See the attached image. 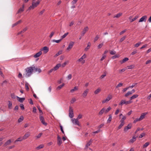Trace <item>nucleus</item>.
<instances>
[{
	"instance_id": "nucleus-64",
	"label": "nucleus",
	"mask_w": 151,
	"mask_h": 151,
	"mask_svg": "<svg viewBox=\"0 0 151 151\" xmlns=\"http://www.w3.org/2000/svg\"><path fill=\"white\" fill-rule=\"evenodd\" d=\"M58 142H61V137L58 135L57 137Z\"/></svg>"
},
{
	"instance_id": "nucleus-58",
	"label": "nucleus",
	"mask_w": 151,
	"mask_h": 151,
	"mask_svg": "<svg viewBox=\"0 0 151 151\" xmlns=\"http://www.w3.org/2000/svg\"><path fill=\"white\" fill-rule=\"evenodd\" d=\"M137 84V83H133L131 86L129 87V88H132Z\"/></svg>"
},
{
	"instance_id": "nucleus-38",
	"label": "nucleus",
	"mask_w": 151,
	"mask_h": 151,
	"mask_svg": "<svg viewBox=\"0 0 151 151\" xmlns=\"http://www.w3.org/2000/svg\"><path fill=\"white\" fill-rule=\"evenodd\" d=\"M149 145V143L148 142H146L145 144L143 145V148H146Z\"/></svg>"
},
{
	"instance_id": "nucleus-5",
	"label": "nucleus",
	"mask_w": 151,
	"mask_h": 151,
	"mask_svg": "<svg viewBox=\"0 0 151 151\" xmlns=\"http://www.w3.org/2000/svg\"><path fill=\"white\" fill-rule=\"evenodd\" d=\"M112 96L111 95H109L105 99L103 100L102 101V103H104L109 101L112 98Z\"/></svg>"
},
{
	"instance_id": "nucleus-14",
	"label": "nucleus",
	"mask_w": 151,
	"mask_h": 151,
	"mask_svg": "<svg viewBox=\"0 0 151 151\" xmlns=\"http://www.w3.org/2000/svg\"><path fill=\"white\" fill-rule=\"evenodd\" d=\"M147 112H145L143 113H142L141 114V115L139 117V119H140L141 120H142L145 117V116L147 114Z\"/></svg>"
},
{
	"instance_id": "nucleus-37",
	"label": "nucleus",
	"mask_w": 151,
	"mask_h": 151,
	"mask_svg": "<svg viewBox=\"0 0 151 151\" xmlns=\"http://www.w3.org/2000/svg\"><path fill=\"white\" fill-rule=\"evenodd\" d=\"M22 139H23V137H20L16 139L14 142H20L22 140Z\"/></svg>"
},
{
	"instance_id": "nucleus-61",
	"label": "nucleus",
	"mask_w": 151,
	"mask_h": 151,
	"mask_svg": "<svg viewBox=\"0 0 151 151\" xmlns=\"http://www.w3.org/2000/svg\"><path fill=\"white\" fill-rule=\"evenodd\" d=\"M106 57V55H105L103 54L102 57L101 59V61L105 59V58Z\"/></svg>"
},
{
	"instance_id": "nucleus-33",
	"label": "nucleus",
	"mask_w": 151,
	"mask_h": 151,
	"mask_svg": "<svg viewBox=\"0 0 151 151\" xmlns=\"http://www.w3.org/2000/svg\"><path fill=\"white\" fill-rule=\"evenodd\" d=\"M121 123L119 125L118 128V129H120L124 125V122H120Z\"/></svg>"
},
{
	"instance_id": "nucleus-13",
	"label": "nucleus",
	"mask_w": 151,
	"mask_h": 151,
	"mask_svg": "<svg viewBox=\"0 0 151 151\" xmlns=\"http://www.w3.org/2000/svg\"><path fill=\"white\" fill-rule=\"evenodd\" d=\"M89 89H86V90L84 91L83 93L82 94V96L83 97H85L87 95V94L88 92Z\"/></svg>"
},
{
	"instance_id": "nucleus-56",
	"label": "nucleus",
	"mask_w": 151,
	"mask_h": 151,
	"mask_svg": "<svg viewBox=\"0 0 151 151\" xmlns=\"http://www.w3.org/2000/svg\"><path fill=\"white\" fill-rule=\"evenodd\" d=\"M116 53V52L114 50H111L110 51V54L112 55H115Z\"/></svg>"
},
{
	"instance_id": "nucleus-32",
	"label": "nucleus",
	"mask_w": 151,
	"mask_h": 151,
	"mask_svg": "<svg viewBox=\"0 0 151 151\" xmlns=\"http://www.w3.org/2000/svg\"><path fill=\"white\" fill-rule=\"evenodd\" d=\"M78 89V87L76 86H75L73 89H72L70 90V92L71 93H72L74 91H75L77 90Z\"/></svg>"
},
{
	"instance_id": "nucleus-27",
	"label": "nucleus",
	"mask_w": 151,
	"mask_h": 151,
	"mask_svg": "<svg viewBox=\"0 0 151 151\" xmlns=\"http://www.w3.org/2000/svg\"><path fill=\"white\" fill-rule=\"evenodd\" d=\"M101 91V89L99 88H98L94 91V93L95 94H98Z\"/></svg>"
},
{
	"instance_id": "nucleus-7",
	"label": "nucleus",
	"mask_w": 151,
	"mask_h": 151,
	"mask_svg": "<svg viewBox=\"0 0 151 151\" xmlns=\"http://www.w3.org/2000/svg\"><path fill=\"white\" fill-rule=\"evenodd\" d=\"M74 44V42L72 41L70 42L67 48V50H69L71 49L73 47Z\"/></svg>"
},
{
	"instance_id": "nucleus-50",
	"label": "nucleus",
	"mask_w": 151,
	"mask_h": 151,
	"mask_svg": "<svg viewBox=\"0 0 151 151\" xmlns=\"http://www.w3.org/2000/svg\"><path fill=\"white\" fill-rule=\"evenodd\" d=\"M78 0H73V1L71 2V4L72 5H74L78 1Z\"/></svg>"
},
{
	"instance_id": "nucleus-60",
	"label": "nucleus",
	"mask_w": 151,
	"mask_h": 151,
	"mask_svg": "<svg viewBox=\"0 0 151 151\" xmlns=\"http://www.w3.org/2000/svg\"><path fill=\"white\" fill-rule=\"evenodd\" d=\"M104 124L102 123L100 125H99L98 127V128L99 129L102 127L104 126Z\"/></svg>"
},
{
	"instance_id": "nucleus-41",
	"label": "nucleus",
	"mask_w": 151,
	"mask_h": 151,
	"mask_svg": "<svg viewBox=\"0 0 151 151\" xmlns=\"http://www.w3.org/2000/svg\"><path fill=\"white\" fill-rule=\"evenodd\" d=\"M134 65H131L129 66H127V68L128 69H132L134 68Z\"/></svg>"
},
{
	"instance_id": "nucleus-18",
	"label": "nucleus",
	"mask_w": 151,
	"mask_h": 151,
	"mask_svg": "<svg viewBox=\"0 0 151 151\" xmlns=\"http://www.w3.org/2000/svg\"><path fill=\"white\" fill-rule=\"evenodd\" d=\"M86 57V55L85 54H84L77 61L78 62H81L82 60L85 58Z\"/></svg>"
},
{
	"instance_id": "nucleus-8",
	"label": "nucleus",
	"mask_w": 151,
	"mask_h": 151,
	"mask_svg": "<svg viewBox=\"0 0 151 151\" xmlns=\"http://www.w3.org/2000/svg\"><path fill=\"white\" fill-rule=\"evenodd\" d=\"M72 122L74 124H75L77 125L78 126H80L79 122L78 121V120L77 119H75L74 118L72 119Z\"/></svg>"
},
{
	"instance_id": "nucleus-44",
	"label": "nucleus",
	"mask_w": 151,
	"mask_h": 151,
	"mask_svg": "<svg viewBox=\"0 0 151 151\" xmlns=\"http://www.w3.org/2000/svg\"><path fill=\"white\" fill-rule=\"evenodd\" d=\"M64 85V84L63 83L62 85H61L57 87V89H60L62 88Z\"/></svg>"
},
{
	"instance_id": "nucleus-59",
	"label": "nucleus",
	"mask_w": 151,
	"mask_h": 151,
	"mask_svg": "<svg viewBox=\"0 0 151 151\" xmlns=\"http://www.w3.org/2000/svg\"><path fill=\"white\" fill-rule=\"evenodd\" d=\"M140 44L141 42H138L134 45V46L136 47H138L140 45Z\"/></svg>"
},
{
	"instance_id": "nucleus-42",
	"label": "nucleus",
	"mask_w": 151,
	"mask_h": 151,
	"mask_svg": "<svg viewBox=\"0 0 151 151\" xmlns=\"http://www.w3.org/2000/svg\"><path fill=\"white\" fill-rule=\"evenodd\" d=\"M126 36H124L123 37H122V38H121L119 42H122L123 41H124V39L126 38Z\"/></svg>"
},
{
	"instance_id": "nucleus-23",
	"label": "nucleus",
	"mask_w": 151,
	"mask_h": 151,
	"mask_svg": "<svg viewBox=\"0 0 151 151\" xmlns=\"http://www.w3.org/2000/svg\"><path fill=\"white\" fill-rule=\"evenodd\" d=\"M17 98L19 99L18 101L20 103H22L25 100L24 98H20L18 96H17Z\"/></svg>"
},
{
	"instance_id": "nucleus-63",
	"label": "nucleus",
	"mask_w": 151,
	"mask_h": 151,
	"mask_svg": "<svg viewBox=\"0 0 151 151\" xmlns=\"http://www.w3.org/2000/svg\"><path fill=\"white\" fill-rule=\"evenodd\" d=\"M104 74H103V75H101V77H100V78L101 79H102L104 77H105V76H106V73H104Z\"/></svg>"
},
{
	"instance_id": "nucleus-29",
	"label": "nucleus",
	"mask_w": 151,
	"mask_h": 151,
	"mask_svg": "<svg viewBox=\"0 0 151 151\" xmlns=\"http://www.w3.org/2000/svg\"><path fill=\"white\" fill-rule=\"evenodd\" d=\"M109 118L107 120V123H110L111 122V119H112V116L111 115H109Z\"/></svg>"
},
{
	"instance_id": "nucleus-40",
	"label": "nucleus",
	"mask_w": 151,
	"mask_h": 151,
	"mask_svg": "<svg viewBox=\"0 0 151 151\" xmlns=\"http://www.w3.org/2000/svg\"><path fill=\"white\" fill-rule=\"evenodd\" d=\"M68 34V32H67V33H66L65 34H64L62 36H61V39H62H62L65 38L67 36V35Z\"/></svg>"
},
{
	"instance_id": "nucleus-3",
	"label": "nucleus",
	"mask_w": 151,
	"mask_h": 151,
	"mask_svg": "<svg viewBox=\"0 0 151 151\" xmlns=\"http://www.w3.org/2000/svg\"><path fill=\"white\" fill-rule=\"evenodd\" d=\"M132 101L129 100L128 101H125L124 100H121V102L119 103V105L122 106L124 104L125 105H127L132 103Z\"/></svg>"
},
{
	"instance_id": "nucleus-20",
	"label": "nucleus",
	"mask_w": 151,
	"mask_h": 151,
	"mask_svg": "<svg viewBox=\"0 0 151 151\" xmlns=\"http://www.w3.org/2000/svg\"><path fill=\"white\" fill-rule=\"evenodd\" d=\"M24 5H23L22 7L20 8L18 10L17 13H19L24 11Z\"/></svg>"
},
{
	"instance_id": "nucleus-51",
	"label": "nucleus",
	"mask_w": 151,
	"mask_h": 151,
	"mask_svg": "<svg viewBox=\"0 0 151 151\" xmlns=\"http://www.w3.org/2000/svg\"><path fill=\"white\" fill-rule=\"evenodd\" d=\"M132 94V93L130 91H128L127 93L125 94L124 96L126 97H127L129 95Z\"/></svg>"
},
{
	"instance_id": "nucleus-28",
	"label": "nucleus",
	"mask_w": 151,
	"mask_h": 151,
	"mask_svg": "<svg viewBox=\"0 0 151 151\" xmlns=\"http://www.w3.org/2000/svg\"><path fill=\"white\" fill-rule=\"evenodd\" d=\"M8 107L9 109H11L12 107V103L10 101H8Z\"/></svg>"
},
{
	"instance_id": "nucleus-52",
	"label": "nucleus",
	"mask_w": 151,
	"mask_h": 151,
	"mask_svg": "<svg viewBox=\"0 0 151 151\" xmlns=\"http://www.w3.org/2000/svg\"><path fill=\"white\" fill-rule=\"evenodd\" d=\"M68 61L65 62L63 63L62 65H61V66L62 67H64L65 65L67 64V63H68Z\"/></svg>"
},
{
	"instance_id": "nucleus-15",
	"label": "nucleus",
	"mask_w": 151,
	"mask_h": 151,
	"mask_svg": "<svg viewBox=\"0 0 151 151\" xmlns=\"http://www.w3.org/2000/svg\"><path fill=\"white\" fill-rule=\"evenodd\" d=\"M103 113L105 114V108H103L99 112V115L101 116Z\"/></svg>"
},
{
	"instance_id": "nucleus-1",
	"label": "nucleus",
	"mask_w": 151,
	"mask_h": 151,
	"mask_svg": "<svg viewBox=\"0 0 151 151\" xmlns=\"http://www.w3.org/2000/svg\"><path fill=\"white\" fill-rule=\"evenodd\" d=\"M34 70L33 67H30L27 68L25 69V73L23 74V77L28 78L32 74Z\"/></svg>"
},
{
	"instance_id": "nucleus-6",
	"label": "nucleus",
	"mask_w": 151,
	"mask_h": 151,
	"mask_svg": "<svg viewBox=\"0 0 151 151\" xmlns=\"http://www.w3.org/2000/svg\"><path fill=\"white\" fill-rule=\"evenodd\" d=\"M69 116L70 118H72L73 117L74 115L73 114V109L70 107L69 110Z\"/></svg>"
},
{
	"instance_id": "nucleus-24",
	"label": "nucleus",
	"mask_w": 151,
	"mask_h": 151,
	"mask_svg": "<svg viewBox=\"0 0 151 151\" xmlns=\"http://www.w3.org/2000/svg\"><path fill=\"white\" fill-rule=\"evenodd\" d=\"M33 68L35 72L38 71L39 73H40L41 72V70L40 68H35V67H33Z\"/></svg>"
},
{
	"instance_id": "nucleus-55",
	"label": "nucleus",
	"mask_w": 151,
	"mask_h": 151,
	"mask_svg": "<svg viewBox=\"0 0 151 151\" xmlns=\"http://www.w3.org/2000/svg\"><path fill=\"white\" fill-rule=\"evenodd\" d=\"M76 101V99L75 98H73L70 101V103L71 104L73 103Z\"/></svg>"
},
{
	"instance_id": "nucleus-16",
	"label": "nucleus",
	"mask_w": 151,
	"mask_h": 151,
	"mask_svg": "<svg viewBox=\"0 0 151 151\" xmlns=\"http://www.w3.org/2000/svg\"><path fill=\"white\" fill-rule=\"evenodd\" d=\"M42 54V52L40 51H39V52L37 53L35 55H34V57L35 58H37L39 56H40Z\"/></svg>"
},
{
	"instance_id": "nucleus-4",
	"label": "nucleus",
	"mask_w": 151,
	"mask_h": 151,
	"mask_svg": "<svg viewBox=\"0 0 151 151\" xmlns=\"http://www.w3.org/2000/svg\"><path fill=\"white\" fill-rule=\"evenodd\" d=\"M39 118L42 124L45 126H46L47 125V123L45 122L44 118L42 116V114H40V115Z\"/></svg>"
},
{
	"instance_id": "nucleus-49",
	"label": "nucleus",
	"mask_w": 151,
	"mask_h": 151,
	"mask_svg": "<svg viewBox=\"0 0 151 151\" xmlns=\"http://www.w3.org/2000/svg\"><path fill=\"white\" fill-rule=\"evenodd\" d=\"M136 137L135 136H133L132 138L131 139L129 142H134L136 140Z\"/></svg>"
},
{
	"instance_id": "nucleus-45",
	"label": "nucleus",
	"mask_w": 151,
	"mask_h": 151,
	"mask_svg": "<svg viewBox=\"0 0 151 151\" xmlns=\"http://www.w3.org/2000/svg\"><path fill=\"white\" fill-rule=\"evenodd\" d=\"M122 13H119L118 14H117L116 15V16H115L114 17H116V18H119V17L122 15Z\"/></svg>"
},
{
	"instance_id": "nucleus-30",
	"label": "nucleus",
	"mask_w": 151,
	"mask_h": 151,
	"mask_svg": "<svg viewBox=\"0 0 151 151\" xmlns=\"http://www.w3.org/2000/svg\"><path fill=\"white\" fill-rule=\"evenodd\" d=\"M22 22L21 20H19V21H18L17 22H16V23H15L14 24H13L12 25V27H13L17 25L18 24Z\"/></svg>"
},
{
	"instance_id": "nucleus-39",
	"label": "nucleus",
	"mask_w": 151,
	"mask_h": 151,
	"mask_svg": "<svg viewBox=\"0 0 151 151\" xmlns=\"http://www.w3.org/2000/svg\"><path fill=\"white\" fill-rule=\"evenodd\" d=\"M138 17L137 16H135V17L133 18L132 19H131V21H130V22H133V21H135V20H136V19H137V18H138Z\"/></svg>"
},
{
	"instance_id": "nucleus-53",
	"label": "nucleus",
	"mask_w": 151,
	"mask_h": 151,
	"mask_svg": "<svg viewBox=\"0 0 151 151\" xmlns=\"http://www.w3.org/2000/svg\"><path fill=\"white\" fill-rule=\"evenodd\" d=\"M141 121L140 119H139V118H137L135 119L133 122L134 123H135L136 122H137L138 121Z\"/></svg>"
},
{
	"instance_id": "nucleus-43",
	"label": "nucleus",
	"mask_w": 151,
	"mask_h": 151,
	"mask_svg": "<svg viewBox=\"0 0 151 151\" xmlns=\"http://www.w3.org/2000/svg\"><path fill=\"white\" fill-rule=\"evenodd\" d=\"M99 38V36L97 35H96V37L94 39L93 41L94 42H95L96 41H97Z\"/></svg>"
},
{
	"instance_id": "nucleus-31",
	"label": "nucleus",
	"mask_w": 151,
	"mask_h": 151,
	"mask_svg": "<svg viewBox=\"0 0 151 151\" xmlns=\"http://www.w3.org/2000/svg\"><path fill=\"white\" fill-rule=\"evenodd\" d=\"M44 145L43 144H41L40 145L36 147V149L37 150H39L41 148H42L44 147Z\"/></svg>"
},
{
	"instance_id": "nucleus-46",
	"label": "nucleus",
	"mask_w": 151,
	"mask_h": 151,
	"mask_svg": "<svg viewBox=\"0 0 151 151\" xmlns=\"http://www.w3.org/2000/svg\"><path fill=\"white\" fill-rule=\"evenodd\" d=\"M62 53V51H60L59 52H58L55 55V56L56 57L58 56L60 54H61Z\"/></svg>"
},
{
	"instance_id": "nucleus-57",
	"label": "nucleus",
	"mask_w": 151,
	"mask_h": 151,
	"mask_svg": "<svg viewBox=\"0 0 151 151\" xmlns=\"http://www.w3.org/2000/svg\"><path fill=\"white\" fill-rule=\"evenodd\" d=\"M103 45V43H101L100 44H99L98 46V48L99 49H100L102 47V46Z\"/></svg>"
},
{
	"instance_id": "nucleus-62",
	"label": "nucleus",
	"mask_w": 151,
	"mask_h": 151,
	"mask_svg": "<svg viewBox=\"0 0 151 151\" xmlns=\"http://www.w3.org/2000/svg\"><path fill=\"white\" fill-rule=\"evenodd\" d=\"M20 106L22 110H24V105L22 104H20Z\"/></svg>"
},
{
	"instance_id": "nucleus-26",
	"label": "nucleus",
	"mask_w": 151,
	"mask_h": 151,
	"mask_svg": "<svg viewBox=\"0 0 151 151\" xmlns=\"http://www.w3.org/2000/svg\"><path fill=\"white\" fill-rule=\"evenodd\" d=\"M27 29V27L24 28L22 30L20 31L19 32L18 34V35H19L20 34H22V33H23L25 32Z\"/></svg>"
},
{
	"instance_id": "nucleus-9",
	"label": "nucleus",
	"mask_w": 151,
	"mask_h": 151,
	"mask_svg": "<svg viewBox=\"0 0 151 151\" xmlns=\"http://www.w3.org/2000/svg\"><path fill=\"white\" fill-rule=\"evenodd\" d=\"M147 17L145 15L142 17L139 20V22H146L147 19Z\"/></svg>"
},
{
	"instance_id": "nucleus-10",
	"label": "nucleus",
	"mask_w": 151,
	"mask_h": 151,
	"mask_svg": "<svg viewBox=\"0 0 151 151\" xmlns=\"http://www.w3.org/2000/svg\"><path fill=\"white\" fill-rule=\"evenodd\" d=\"M88 27H86L84 28L81 34L82 36H84L86 32L88 30Z\"/></svg>"
},
{
	"instance_id": "nucleus-11",
	"label": "nucleus",
	"mask_w": 151,
	"mask_h": 151,
	"mask_svg": "<svg viewBox=\"0 0 151 151\" xmlns=\"http://www.w3.org/2000/svg\"><path fill=\"white\" fill-rule=\"evenodd\" d=\"M41 51L42 50L44 51V52L45 53H47L49 51V48L47 46L44 47L42 49H41Z\"/></svg>"
},
{
	"instance_id": "nucleus-17",
	"label": "nucleus",
	"mask_w": 151,
	"mask_h": 151,
	"mask_svg": "<svg viewBox=\"0 0 151 151\" xmlns=\"http://www.w3.org/2000/svg\"><path fill=\"white\" fill-rule=\"evenodd\" d=\"M91 44L90 42H88L87 47L85 48L84 50L85 51H87L89 49L91 45Z\"/></svg>"
},
{
	"instance_id": "nucleus-35",
	"label": "nucleus",
	"mask_w": 151,
	"mask_h": 151,
	"mask_svg": "<svg viewBox=\"0 0 151 151\" xmlns=\"http://www.w3.org/2000/svg\"><path fill=\"white\" fill-rule=\"evenodd\" d=\"M111 109V108L110 107H109L106 109H105V114L107 113Z\"/></svg>"
},
{
	"instance_id": "nucleus-47",
	"label": "nucleus",
	"mask_w": 151,
	"mask_h": 151,
	"mask_svg": "<svg viewBox=\"0 0 151 151\" xmlns=\"http://www.w3.org/2000/svg\"><path fill=\"white\" fill-rule=\"evenodd\" d=\"M126 119V117L125 116H123L122 119L121 120L120 122H124V121Z\"/></svg>"
},
{
	"instance_id": "nucleus-22",
	"label": "nucleus",
	"mask_w": 151,
	"mask_h": 151,
	"mask_svg": "<svg viewBox=\"0 0 151 151\" xmlns=\"http://www.w3.org/2000/svg\"><path fill=\"white\" fill-rule=\"evenodd\" d=\"M129 60V58H125L123 59L122 60L120 61L121 64H122Z\"/></svg>"
},
{
	"instance_id": "nucleus-54",
	"label": "nucleus",
	"mask_w": 151,
	"mask_h": 151,
	"mask_svg": "<svg viewBox=\"0 0 151 151\" xmlns=\"http://www.w3.org/2000/svg\"><path fill=\"white\" fill-rule=\"evenodd\" d=\"M42 133H40L38 135L36 136L35 137V138L36 139H38L40 138L41 136L42 135Z\"/></svg>"
},
{
	"instance_id": "nucleus-34",
	"label": "nucleus",
	"mask_w": 151,
	"mask_h": 151,
	"mask_svg": "<svg viewBox=\"0 0 151 151\" xmlns=\"http://www.w3.org/2000/svg\"><path fill=\"white\" fill-rule=\"evenodd\" d=\"M24 118L22 116H21L18 120V122L20 123L22 122Z\"/></svg>"
},
{
	"instance_id": "nucleus-21",
	"label": "nucleus",
	"mask_w": 151,
	"mask_h": 151,
	"mask_svg": "<svg viewBox=\"0 0 151 151\" xmlns=\"http://www.w3.org/2000/svg\"><path fill=\"white\" fill-rule=\"evenodd\" d=\"M60 66L61 64L60 63L57 64L53 68L54 71L57 70Z\"/></svg>"
},
{
	"instance_id": "nucleus-36",
	"label": "nucleus",
	"mask_w": 151,
	"mask_h": 151,
	"mask_svg": "<svg viewBox=\"0 0 151 151\" xmlns=\"http://www.w3.org/2000/svg\"><path fill=\"white\" fill-rule=\"evenodd\" d=\"M62 40V39H60L59 40H52V42H55L57 43H59L61 40Z\"/></svg>"
},
{
	"instance_id": "nucleus-19",
	"label": "nucleus",
	"mask_w": 151,
	"mask_h": 151,
	"mask_svg": "<svg viewBox=\"0 0 151 151\" xmlns=\"http://www.w3.org/2000/svg\"><path fill=\"white\" fill-rule=\"evenodd\" d=\"M131 126L130 124H128V125L125 127L124 128V131L125 132L127 131L129 129H131Z\"/></svg>"
},
{
	"instance_id": "nucleus-25",
	"label": "nucleus",
	"mask_w": 151,
	"mask_h": 151,
	"mask_svg": "<svg viewBox=\"0 0 151 151\" xmlns=\"http://www.w3.org/2000/svg\"><path fill=\"white\" fill-rule=\"evenodd\" d=\"M138 95L137 94H134L130 98V100L131 101L132 100H133L135 98H137V97H138Z\"/></svg>"
},
{
	"instance_id": "nucleus-2",
	"label": "nucleus",
	"mask_w": 151,
	"mask_h": 151,
	"mask_svg": "<svg viewBox=\"0 0 151 151\" xmlns=\"http://www.w3.org/2000/svg\"><path fill=\"white\" fill-rule=\"evenodd\" d=\"M40 1V0L37 1L36 2H35V1H33L32 5L29 8V9L30 10L34 9L39 4Z\"/></svg>"
},
{
	"instance_id": "nucleus-48",
	"label": "nucleus",
	"mask_w": 151,
	"mask_h": 151,
	"mask_svg": "<svg viewBox=\"0 0 151 151\" xmlns=\"http://www.w3.org/2000/svg\"><path fill=\"white\" fill-rule=\"evenodd\" d=\"M123 85V84L121 83H119L116 86V88H118L122 86Z\"/></svg>"
},
{
	"instance_id": "nucleus-12",
	"label": "nucleus",
	"mask_w": 151,
	"mask_h": 151,
	"mask_svg": "<svg viewBox=\"0 0 151 151\" xmlns=\"http://www.w3.org/2000/svg\"><path fill=\"white\" fill-rule=\"evenodd\" d=\"M30 135V133L29 132H27L24 135L23 137V139H27Z\"/></svg>"
}]
</instances>
